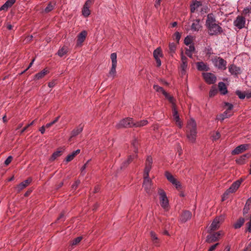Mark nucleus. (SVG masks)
I'll use <instances>...</instances> for the list:
<instances>
[{"mask_svg":"<svg viewBox=\"0 0 251 251\" xmlns=\"http://www.w3.org/2000/svg\"><path fill=\"white\" fill-rule=\"evenodd\" d=\"M205 25L208 29V33L211 36L218 35L223 32L222 28L216 21L215 16L212 14L207 15Z\"/></svg>","mask_w":251,"mask_h":251,"instance_id":"1","label":"nucleus"},{"mask_svg":"<svg viewBox=\"0 0 251 251\" xmlns=\"http://www.w3.org/2000/svg\"><path fill=\"white\" fill-rule=\"evenodd\" d=\"M152 163V158L150 156H148L146 161V166L144 174V180L143 186L145 191L148 194H150L153 189L151 180L149 178V172L151 168Z\"/></svg>","mask_w":251,"mask_h":251,"instance_id":"2","label":"nucleus"},{"mask_svg":"<svg viewBox=\"0 0 251 251\" xmlns=\"http://www.w3.org/2000/svg\"><path fill=\"white\" fill-rule=\"evenodd\" d=\"M197 134L196 123L191 119L188 122L186 130L187 137L190 142L194 143L195 142Z\"/></svg>","mask_w":251,"mask_h":251,"instance_id":"3","label":"nucleus"},{"mask_svg":"<svg viewBox=\"0 0 251 251\" xmlns=\"http://www.w3.org/2000/svg\"><path fill=\"white\" fill-rule=\"evenodd\" d=\"M243 179H241L233 182L231 186L223 194L222 201H224L227 199L229 194L235 192L239 187Z\"/></svg>","mask_w":251,"mask_h":251,"instance_id":"4","label":"nucleus"},{"mask_svg":"<svg viewBox=\"0 0 251 251\" xmlns=\"http://www.w3.org/2000/svg\"><path fill=\"white\" fill-rule=\"evenodd\" d=\"M158 194L160 196V201L161 206L166 209L168 207L169 202L165 192L161 189L158 190Z\"/></svg>","mask_w":251,"mask_h":251,"instance_id":"5","label":"nucleus"},{"mask_svg":"<svg viewBox=\"0 0 251 251\" xmlns=\"http://www.w3.org/2000/svg\"><path fill=\"white\" fill-rule=\"evenodd\" d=\"M134 122L132 118H126L121 120L118 124L117 126L118 128H127L134 126Z\"/></svg>","mask_w":251,"mask_h":251,"instance_id":"6","label":"nucleus"},{"mask_svg":"<svg viewBox=\"0 0 251 251\" xmlns=\"http://www.w3.org/2000/svg\"><path fill=\"white\" fill-rule=\"evenodd\" d=\"M202 75L205 81L208 84H213L216 81V76L210 73H203Z\"/></svg>","mask_w":251,"mask_h":251,"instance_id":"7","label":"nucleus"},{"mask_svg":"<svg viewBox=\"0 0 251 251\" xmlns=\"http://www.w3.org/2000/svg\"><path fill=\"white\" fill-rule=\"evenodd\" d=\"M233 24L239 29H241L245 26V18L242 16H238L234 21Z\"/></svg>","mask_w":251,"mask_h":251,"instance_id":"8","label":"nucleus"},{"mask_svg":"<svg viewBox=\"0 0 251 251\" xmlns=\"http://www.w3.org/2000/svg\"><path fill=\"white\" fill-rule=\"evenodd\" d=\"M249 144H242L237 147L231 152L232 155L238 154L247 150L249 147Z\"/></svg>","mask_w":251,"mask_h":251,"instance_id":"9","label":"nucleus"},{"mask_svg":"<svg viewBox=\"0 0 251 251\" xmlns=\"http://www.w3.org/2000/svg\"><path fill=\"white\" fill-rule=\"evenodd\" d=\"M172 113L173 116V119L176 122V124L179 127H181V122L180 121L179 116L178 114V112L176 109V105L174 104L172 106Z\"/></svg>","mask_w":251,"mask_h":251,"instance_id":"10","label":"nucleus"},{"mask_svg":"<svg viewBox=\"0 0 251 251\" xmlns=\"http://www.w3.org/2000/svg\"><path fill=\"white\" fill-rule=\"evenodd\" d=\"M32 181L31 178H28L22 182L16 187V189L18 192H20L23 189L28 186Z\"/></svg>","mask_w":251,"mask_h":251,"instance_id":"11","label":"nucleus"},{"mask_svg":"<svg viewBox=\"0 0 251 251\" xmlns=\"http://www.w3.org/2000/svg\"><path fill=\"white\" fill-rule=\"evenodd\" d=\"M222 217H219L215 218L212 224H211L209 229L210 231H214L218 229L220 226V224L221 221H222Z\"/></svg>","mask_w":251,"mask_h":251,"instance_id":"12","label":"nucleus"},{"mask_svg":"<svg viewBox=\"0 0 251 251\" xmlns=\"http://www.w3.org/2000/svg\"><path fill=\"white\" fill-rule=\"evenodd\" d=\"M165 176L167 179L171 182L172 184L175 185L177 189H178L180 187V184L179 182L177 181L176 179H175L173 175L170 173L169 172H166L165 173Z\"/></svg>","mask_w":251,"mask_h":251,"instance_id":"13","label":"nucleus"},{"mask_svg":"<svg viewBox=\"0 0 251 251\" xmlns=\"http://www.w3.org/2000/svg\"><path fill=\"white\" fill-rule=\"evenodd\" d=\"M221 235V232H215L212 234L208 235L206 237V242L212 243L217 241Z\"/></svg>","mask_w":251,"mask_h":251,"instance_id":"14","label":"nucleus"},{"mask_svg":"<svg viewBox=\"0 0 251 251\" xmlns=\"http://www.w3.org/2000/svg\"><path fill=\"white\" fill-rule=\"evenodd\" d=\"M192 217V213L190 211L185 210L180 215L179 220L182 223H185Z\"/></svg>","mask_w":251,"mask_h":251,"instance_id":"15","label":"nucleus"},{"mask_svg":"<svg viewBox=\"0 0 251 251\" xmlns=\"http://www.w3.org/2000/svg\"><path fill=\"white\" fill-rule=\"evenodd\" d=\"M226 61L224 59L219 57L215 61V66L219 69L226 70Z\"/></svg>","mask_w":251,"mask_h":251,"instance_id":"16","label":"nucleus"},{"mask_svg":"<svg viewBox=\"0 0 251 251\" xmlns=\"http://www.w3.org/2000/svg\"><path fill=\"white\" fill-rule=\"evenodd\" d=\"M87 33L85 30L81 31L77 36V45H81V44L84 41Z\"/></svg>","mask_w":251,"mask_h":251,"instance_id":"17","label":"nucleus"},{"mask_svg":"<svg viewBox=\"0 0 251 251\" xmlns=\"http://www.w3.org/2000/svg\"><path fill=\"white\" fill-rule=\"evenodd\" d=\"M198 70L200 71H207L209 70L208 65L203 62H198L196 63Z\"/></svg>","mask_w":251,"mask_h":251,"instance_id":"18","label":"nucleus"},{"mask_svg":"<svg viewBox=\"0 0 251 251\" xmlns=\"http://www.w3.org/2000/svg\"><path fill=\"white\" fill-rule=\"evenodd\" d=\"M229 72L232 74L234 75H237L238 74H241V69L237 67L236 66L232 64L228 68Z\"/></svg>","mask_w":251,"mask_h":251,"instance_id":"19","label":"nucleus"},{"mask_svg":"<svg viewBox=\"0 0 251 251\" xmlns=\"http://www.w3.org/2000/svg\"><path fill=\"white\" fill-rule=\"evenodd\" d=\"M16 0H7L4 4H3L0 7V11L7 10L8 8L12 6V5L15 2Z\"/></svg>","mask_w":251,"mask_h":251,"instance_id":"20","label":"nucleus"},{"mask_svg":"<svg viewBox=\"0 0 251 251\" xmlns=\"http://www.w3.org/2000/svg\"><path fill=\"white\" fill-rule=\"evenodd\" d=\"M83 128V125L80 124L76 128L74 129L72 131L71 138L78 135L82 131Z\"/></svg>","mask_w":251,"mask_h":251,"instance_id":"21","label":"nucleus"},{"mask_svg":"<svg viewBox=\"0 0 251 251\" xmlns=\"http://www.w3.org/2000/svg\"><path fill=\"white\" fill-rule=\"evenodd\" d=\"M202 5V3L200 1L195 0L193 3L190 5V10L192 13H194L196 9Z\"/></svg>","mask_w":251,"mask_h":251,"instance_id":"22","label":"nucleus"},{"mask_svg":"<svg viewBox=\"0 0 251 251\" xmlns=\"http://www.w3.org/2000/svg\"><path fill=\"white\" fill-rule=\"evenodd\" d=\"M218 87L219 91L221 93V94L223 95H225L227 93V88L225 83L223 82H220L218 84Z\"/></svg>","mask_w":251,"mask_h":251,"instance_id":"23","label":"nucleus"},{"mask_svg":"<svg viewBox=\"0 0 251 251\" xmlns=\"http://www.w3.org/2000/svg\"><path fill=\"white\" fill-rule=\"evenodd\" d=\"M250 212H251V205H250L249 204H248V203L246 202L243 209V214L246 220H248L249 217H250L247 215L246 214L250 213Z\"/></svg>","mask_w":251,"mask_h":251,"instance_id":"24","label":"nucleus"},{"mask_svg":"<svg viewBox=\"0 0 251 251\" xmlns=\"http://www.w3.org/2000/svg\"><path fill=\"white\" fill-rule=\"evenodd\" d=\"M200 22V19H197L194 21L191 25V29L194 31H198L201 27Z\"/></svg>","mask_w":251,"mask_h":251,"instance_id":"25","label":"nucleus"},{"mask_svg":"<svg viewBox=\"0 0 251 251\" xmlns=\"http://www.w3.org/2000/svg\"><path fill=\"white\" fill-rule=\"evenodd\" d=\"M63 152V150L61 149H58L57 151H55L50 158V160L53 161L55 160L58 157L60 156Z\"/></svg>","mask_w":251,"mask_h":251,"instance_id":"26","label":"nucleus"},{"mask_svg":"<svg viewBox=\"0 0 251 251\" xmlns=\"http://www.w3.org/2000/svg\"><path fill=\"white\" fill-rule=\"evenodd\" d=\"M245 222V219L243 218H239L238 221L234 224V227L237 229L240 228Z\"/></svg>","mask_w":251,"mask_h":251,"instance_id":"27","label":"nucleus"},{"mask_svg":"<svg viewBox=\"0 0 251 251\" xmlns=\"http://www.w3.org/2000/svg\"><path fill=\"white\" fill-rule=\"evenodd\" d=\"M249 157L248 154H245L241 156L239 158L236 159V162L239 164H243L247 158Z\"/></svg>","mask_w":251,"mask_h":251,"instance_id":"28","label":"nucleus"},{"mask_svg":"<svg viewBox=\"0 0 251 251\" xmlns=\"http://www.w3.org/2000/svg\"><path fill=\"white\" fill-rule=\"evenodd\" d=\"M68 51V49L66 46H63L61 49L58 50V55L62 57L63 55L66 54Z\"/></svg>","mask_w":251,"mask_h":251,"instance_id":"29","label":"nucleus"},{"mask_svg":"<svg viewBox=\"0 0 251 251\" xmlns=\"http://www.w3.org/2000/svg\"><path fill=\"white\" fill-rule=\"evenodd\" d=\"M151 236L153 244L155 246H157L159 243V240L156 236V234L154 232L151 231Z\"/></svg>","mask_w":251,"mask_h":251,"instance_id":"30","label":"nucleus"},{"mask_svg":"<svg viewBox=\"0 0 251 251\" xmlns=\"http://www.w3.org/2000/svg\"><path fill=\"white\" fill-rule=\"evenodd\" d=\"M82 14L83 15L87 17L90 14V11L89 10V8L87 7L86 6H83V7L82 8Z\"/></svg>","mask_w":251,"mask_h":251,"instance_id":"31","label":"nucleus"},{"mask_svg":"<svg viewBox=\"0 0 251 251\" xmlns=\"http://www.w3.org/2000/svg\"><path fill=\"white\" fill-rule=\"evenodd\" d=\"M46 73H47V71L46 70V69H44L43 71L35 75V79H39L43 77L44 76H45Z\"/></svg>","mask_w":251,"mask_h":251,"instance_id":"32","label":"nucleus"},{"mask_svg":"<svg viewBox=\"0 0 251 251\" xmlns=\"http://www.w3.org/2000/svg\"><path fill=\"white\" fill-rule=\"evenodd\" d=\"M148 123V121L147 120H143L140 122H137L136 123L134 122V126L135 127H141L144 126H145Z\"/></svg>","mask_w":251,"mask_h":251,"instance_id":"33","label":"nucleus"},{"mask_svg":"<svg viewBox=\"0 0 251 251\" xmlns=\"http://www.w3.org/2000/svg\"><path fill=\"white\" fill-rule=\"evenodd\" d=\"M188 68V63L187 62H182L181 64V74L182 75L185 74V72L186 69Z\"/></svg>","mask_w":251,"mask_h":251,"instance_id":"34","label":"nucleus"},{"mask_svg":"<svg viewBox=\"0 0 251 251\" xmlns=\"http://www.w3.org/2000/svg\"><path fill=\"white\" fill-rule=\"evenodd\" d=\"M153 88L157 92L162 93L164 96L167 95V92L163 89V88L161 87H160L158 85H154L153 86Z\"/></svg>","mask_w":251,"mask_h":251,"instance_id":"35","label":"nucleus"},{"mask_svg":"<svg viewBox=\"0 0 251 251\" xmlns=\"http://www.w3.org/2000/svg\"><path fill=\"white\" fill-rule=\"evenodd\" d=\"M161 50L160 48H158L153 51V56L154 58H159V56H162Z\"/></svg>","mask_w":251,"mask_h":251,"instance_id":"36","label":"nucleus"},{"mask_svg":"<svg viewBox=\"0 0 251 251\" xmlns=\"http://www.w3.org/2000/svg\"><path fill=\"white\" fill-rule=\"evenodd\" d=\"M169 49L170 53L172 54L173 53H175L176 50V45L174 43H170L169 46Z\"/></svg>","mask_w":251,"mask_h":251,"instance_id":"37","label":"nucleus"},{"mask_svg":"<svg viewBox=\"0 0 251 251\" xmlns=\"http://www.w3.org/2000/svg\"><path fill=\"white\" fill-rule=\"evenodd\" d=\"M231 112L228 110H226L225 112L221 116L222 120H223L225 118H228L231 116Z\"/></svg>","mask_w":251,"mask_h":251,"instance_id":"38","label":"nucleus"},{"mask_svg":"<svg viewBox=\"0 0 251 251\" xmlns=\"http://www.w3.org/2000/svg\"><path fill=\"white\" fill-rule=\"evenodd\" d=\"M138 145H139V142H138V140L136 139H134L132 142V145L133 147L134 148V151L135 153H137V152Z\"/></svg>","mask_w":251,"mask_h":251,"instance_id":"39","label":"nucleus"},{"mask_svg":"<svg viewBox=\"0 0 251 251\" xmlns=\"http://www.w3.org/2000/svg\"><path fill=\"white\" fill-rule=\"evenodd\" d=\"M116 66H117V65L112 64V67H111V68L110 71L109 73V75L112 76L113 78L114 77V76L116 73Z\"/></svg>","mask_w":251,"mask_h":251,"instance_id":"40","label":"nucleus"},{"mask_svg":"<svg viewBox=\"0 0 251 251\" xmlns=\"http://www.w3.org/2000/svg\"><path fill=\"white\" fill-rule=\"evenodd\" d=\"M110 58L112 64L117 65V54L116 53H112L110 55Z\"/></svg>","mask_w":251,"mask_h":251,"instance_id":"41","label":"nucleus"},{"mask_svg":"<svg viewBox=\"0 0 251 251\" xmlns=\"http://www.w3.org/2000/svg\"><path fill=\"white\" fill-rule=\"evenodd\" d=\"M218 92V90L216 87H212V89L209 92V97H212L215 96Z\"/></svg>","mask_w":251,"mask_h":251,"instance_id":"42","label":"nucleus"},{"mask_svg":"<svg viewBox=\"0 0 251 251\" xmlns=\"http://www.w3.org/2000/svg\"><path fill=\"white\" fill-rule=\"evenodd\" d=\"M82 239V236H79V237H78L75 238V239H74L73 240L72 243V245L74 246V245H77L78 243H79V242L81 241Z\"/></svg>","mask_w":251,"mask_h":251,"instance_id":"43","label":"nucleus"},{"mask_svg":"<svg viewBox=\"0 0 251 251\" xmlns=\"http://www.w3.org/2000/svg\"><path fill=\"white\" fill-rule=\"evenodd\" d=\"M236 94L238 96V97L240 99H244L246 97L245 92H242L239 90H237L236 91Z\"/></svg>","mask_w":251,"mask_h":251,"instance_id":"44","label":"nucleus"},{"mask_svg":"<svg viewBox=\"0 0 251 251\" xmlns=\"http://www.w3.org/2000/svg\"><path fill=\"white\" fill-rule=\"evenodd\" d=\"M164 96L169 100L170 102L172 103V107L173 106L174 104H176L174 102V98L173 97L170 96L167 93V95H164Z\"/></svg>","mask_w":251,"mask_h":251,"instance_id":"45","label":"nucleus"},{"mask_svg":"<svg viewBox=\"0 0 251 251\" xmlns=\"http://www.w3.org/2000/svg\"><path fill=\"white\" fill-rule=\"evenodd\" d=\"M191 42H192V40L188 36L186 37L185 39H184V44L187 45V46H188L189 45H191Z\"/></svg>","mask_w":251,"mask_h":251,"instance_id":"46","label":"nucleus"},{"mask_svg":"<svg viewBox=\"0 0 251 251\" xmlns=\"http://www.w3.org/2000/svg\"><path fill=\"white\" fill-rule=\"evenodd\" d=\"M94 0H87L84 6H86L88 8H89L94 3Z\"/></svg>","mask_w":251,"mask_h":251,"instance_id":"47","label":"nucleus"},{"mask_svg":"<svg viewBox=\"0 0 251 251\" xmlns=\"http://www.w3.org/2000/svg\"><path fill=\"white\" fill-rule=\"evenodd\" d=\"M248 220H250V221L247 223V225L248 226V230L249 232L251 233V214L250 217H249Z\"/></svg>","mask_w":251,"mask_h":251,"instance_id":"48","label":"nucleus"},{"mask_svg":"<svg viewBox=\"0 0 251 251\" xmlns=\"http://www.w3.org/2000/svg\"><path fill=\"white\" fill-rule=\"evenodd\" d=\"M12 157L11 156H9L7 157V158L5 160L4 164L6 166L8 165L12 160Z\"/></svg>","mask_w":251,"mask_h":251,"instance_id":"49","label":"nucleus"},{"mask_svg":"<svg viewBox=\"0 0 251 251\" xmlns=\"http://www.w3.org/2000/svg\"><path fill=\"white\" fill-rule=\"evenodd\" d=\"M80 183V180H77L75 182V183L72 185V189L73 190H75L77 188L78 185H79V184Z\"/></svg>","mask_w":251,"mask_h":251,"instance_id":"50","label":"nucleus"},{"mask_svg":"<svg viewBox=\"0 0 251 251\" xmlns=\"http://www.w3.org/2000/svg\"><path fill=\"white\" fill-rule=\"evenodd\" d=\"M181 37V35L178 32H176L175 34V39L177 41V42H179Z\"/></svg>","mask_w":251,"mask_h":251,"instance_id":"51","label":"nucleus"},{"mask_svg":"<svg viewBox=\"0 0 251 251\" xmlns=\"http://www.w3.org/2000/svg\"><path fill=\"white\" fill-rule=\"evenodd\" d=\"M189 48L188 49H186V51H192V52H194L195 51V47L193 45H189Z\"/></svg>","mask_w":251,"mask_h":251,"instance_id":"52","label":"nucleus"},{"mask_svg":"<svg viewBox=\"0 0 251 251\" xmlns=\"http://www.w3.org/2000/svg\"><path fill=\"white\" fill-rule=\"evenodd\" d=\"M225 105L227 107V110L231 111L233 108V105L228 102L225 103Z\"/></svg>","mask_w":251,"mask_h":251,"instance_id":"53","label":"nucleus"},{"mask_svg":"<svg viewBox=\"0 0 251 251\" xmlns=\"http://www.w3.org/2000/svg\"><path fill=\"white\" fill-rule=\"evenodd\" d=\"M59 118V117L58 116V117H56L55 119L52 122H51L50 123H48V127L51 126L52 125H53L56 122H57L58 121Z\"/></svg>","mask_w":251,"mask_h":251,"instance_id":"54","label":"nucleus"},{"mask_svg":"<svg viewBox=\"0 0 251 251\" xmlns=\"http://www.w3.org/2000/svg\"><path fill=\"white\" fill-rule=\"evenodd\" d=\"M220 134L219 132H217L213 136V140H216L217 139H218L219 138H220Z\"/></svg>","mask_w":251,"mask_h":251,"instance_id":"55","label":"nucleus"},{"mask_svg":"<svg viewBox=\"0 0 251 251\" xmlns=\"http://www.w3.org/2000/svg\"><path fill=\"white\" fill-rule=\"evenodd\" d=\"M219 245V243H216L210 247L208 251H213L215 250L217 246Z\"/></svg>","mask_w":251,"mask_h":251,"instance_id":"56","label":"nucleus"},{"mask_svg":"<svg viewBox=\"0 0 251 251\" xmlns=\"http://www.w3.org/2000/svg\"><path fill=\"white\" fill-rule=\"evenodd\" d=\"M54 5V3H53V4H52L51 3H50L49 4L48 3V12L53 9Z\"/></svg>","mask_w":251,"mask_h":251,"instance_id":"57","label":"nucleus"},{"mask_svg":"<svg viewBox=\"0 0 251 251\" xmlns=\"http://www.w3.org/2000/svg\"><path fill=\"white\" fill-rule=\"evenodd\" d=\"M156 62L157 67H160L161 65V62L159 58H154Z\"/></svg>","mask_w":251,"mask_h":251,"instance_id":"58","label":"nucleus"},{"mask_svg":"<svg viewBox=\"0 0 251 251\" xmlns=\"http://www.w3.org/2000/svg\"><path fill=\"white\" fill-rule=\"evenodd\" d=\"M73 159V158L72 157V156L71 155V154H69L66 158V161L67 162H69L70 161H71V160H72Z\"/></svg>","mask_w":251,"mask_h":251,"instance_id":"59","label":"nucleus"},{"mask_svg":"<svg viewBox=\"0 0 251 251\" xmlns=\"http://www.w3.org/2000/svg\"><path fill=\"white\" fill-rule=\"evenodd\" d=\"M32 35L28 36L25 38V41L26 42H30L32 40Z\"/></svg>","mask_w":251,"mask_h":251,"instance_id":"60","label":"nucleus"},{"mask_svg":"<svg viewBox=\"0 0 251 251\" xmlns=\"http://www.w3.org/2000/svg\"><path fill=\"white\" fill-rule=\"evenodd\" d=\"M89 161L88 160L83 166L81 168V173L83 174V171L85 169V168H86L87 166V164H88Z\"/></svg>","mask_w":251,"mask_h":251,"instance_id":"61","label":"nucleus"},{"mask_svg":"<svg viewBox=\"0 0 251 251\" xmlns=\"http://www.w3.org/2000/svg\"><path fill=\"white\" fill-rule=\"evenodd\" d=\"M181 61L182 62H187V58L183 55H181Z\"/></svg>","mask_w":251,"mask_h":251,"instance_id":"62","label":"nucleus"},{"mask_svg":"<svg viewBox=\"0 0 251 251\" xmlns=\"http://www.w3.org/2000/svg\"><path fill=\"white\" fill-rule=\"evenodd\" d=\"M129 163H128V162L127 160L125 161L122 165L121 166V168H125L126 167V166H127V165L129 164Z\"/></svg>","mask_w":251,"mask_h":251,"instance_id":"63","label":"nucleus"},{"mask_svg":"<svg viewBox=\"0 0 251 251\" xmlns=\"http://www.w3.org/2000/svg\"><path fill=\"white\" fill-rule=\"evenodd\" d=\"M129 163H128V162L127 160L125 161L122 165L121 166V168H125L126 167V166H127V165L129 164Z\"/></svg>","mask_w":251,"mask_h":251,"instance_id":"64","label":"nucleus"}]
</instances>
